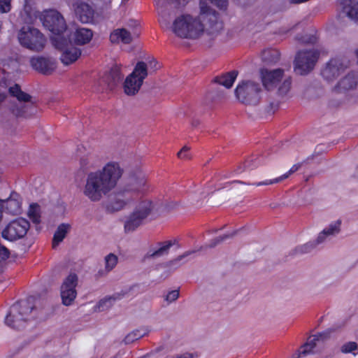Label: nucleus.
I'll use <instances>...</instances> for the list:
<instances>
[{
  "mask_svg": "<svg viewBox=\"0 0 358 358\" xmlns=\"http://www.w3.org/2000/svg\"><path fill=\"white\" fill-rule=\"evenodd\" d=\"M150 66L152 68H155V69H157V62L156 61H153V62H151L150 64Z\"/></svg>",
  "mask_w": 358,
  "mask_h": 358,
  "instance_id": "3c124183",
  "label": "nucleus"
},
{
  "mask_svg": "<svg viewBox=\"0 0 358 358\" xmlns=\"http://www.w3.org/2000/svg\"><path fill=\"white\" fill-rule=\"evenodd\" d=\"M148 76L147 65L143 62H138L133 72L127 77L124 83V90L127 95H134L140 90L143 80Z\"/></svg>",
  "mask_w": 358,
  "mask_h": 358,
  "instance_id": "1a4fd4ad",
  "label": "nucleus"
},
{
  "mask_svg": "<svg viewBox=\"0 0 358 358\" xmlns=\"http://www.w3.org/2000/svg\"><path fill=\"white\" fill-rule=\"evenodd\" d=\"M30 227L29 222L24 218H17L10 222L2 231V236L9 241L23 238Z\"/></svg>",
  "mask_w": 358,
  "mask_h": 358,
  "instance_id": "f8f14e48",
  "label": "nucleus"
},
{
  "mask_svg": "<svg viewBox=\"0 0 358 358\" xmlns=\"http://www.w3.org/2000/svg\"><path fill=\"white\" fill-rule=\"evenodd\" d=\"M319 57V52L315 50L300 51L294 60V71L300 75H306L310 72Z\"/></svg>",
  "mask_w": 358,
  "mask_h": 358,
  "instance_id": "9b49d317",
  "label": "nucleus"
},
{
  "mask_svg": "<svg viewBox=\"0 0 358 358\" xmlns=\"http://www.w3.org/2000/svg\"><path fill=\"white\" fill-rule=\"evenodd\" d=\"M231 183H240V184H247L250 185L249 183H245V182L241 181V180H234L231 182Z\"/></svg>",
  "mask_w": 358,
  "mask_h": 358,
  "instance_id": "5fc2aeb1",
  "label": "nucleus"
},
{
  "mask_svg": "<svg viewBox=\"0 0 358 358\" xmlns=\"http://www.w3.org/2000/svg\"><path fill=\"white\" fill-rule=\"evenodd\" d=\"M195 252V250H189V251H187L185 252H184L182 255H179L178 257H177L176 259L170 261L169 263H168V266H170V267H173V266H181L182 264L181 263V262L186 257H187L188 256L194 254Z\"/></svg>",
  "mask_w": 358,
  "mask_h": 358,
  "instance_id": "58836bf2",
  "label": "nucleus"
},
{
  "mask_svg": "<svg viewBox=\"0 0 358 358\" xmlns=\"http://www.w3.org/2000/svg\"><path fill=\"white\" fill-rule=\"evenodd\" d=\"M131 23H132V26L134 25V27H136L138 25V23L136 22V21H131Z\"/></svg>",
  "mask_w": 358,
  "mask_h": 358,
  "instance_id": "4d7b16f0",
  "label": "nucleus"
},
{
  "mask_svg": "<svg viewBox=\"0 0 358 358\" xmlns=\"http://www.w3.org/2000/svg\"><path fill=\"white\" fill-rule=\"evenodd\" d=\"M238 73L233 71L214 78V82L223 85L226 88H231L237 77Z\"/></svg>",
  "mask_w": 358,
  "mask_h": 358,
  "instance_id": "c85d7f7f",
  "label": "nucleus"
},
{
  "mask_svg": "<svg viewBox=\"0 0 358 358\" xmlns=\"http://www.w3.org/2000/svg\"><path fill=\"white\" fill-rule=\"evenodd\" d=\"M122 173V169L116 162H109L102 169L90 172L85 180L83 194L91 201H101L115 188Z\"/></svg>",
  "mask_w": 358,
  "mask_h": 358,
  "instance_id": "f257e3e1",
  "label": "nucleus"
},
{
  "mask_svg": "<svg viewBox=\"0 0 358 358\" xmlns=\"http://www.w3.org/2000/svg\"><path fill=\"white\" fill-rule=\"evenodd\" d=\"M313 349H310V348H305V344L301 347L299 350L297 355H294L295 358H299L301 356H305L312 352Z\"/></svg>",
  "mask_w": 358,
  "mask_h": 358,
  "instance_id": "49530a36",
  "label": "nucleus"
},
{
  "mask_svg": "<svg viewBox=\"0 0 358 358\" xmlns=\"http://www.w3.org/2000/svg\"><path fill=\"white\" fill-rule=\"evenodd\" d=\"M262 90L259 84L245 81L238 85L235 90L236 98L246 105H257L262 98Z\"/></svg>",
  "mask_w": 358,
  "mask_h": 358,
  "instance_id": "423d86ee",
  "label": "nucleus"
},
{
  "mask_svg": "<svg viewBox=\"0 0 358 358\" xmlns=\"http://www.w3.org/2000/svg\"><path fill=\"white\" fill-rule=\"evenodd\" d=\"M291 88V79L286 78L278 88V94L281 96L286 95Z\"/></svg>",
  "mask_w": 358,
  "mask_h": 358,
  "instance_id": "a19ab883",
  "label": "nucleus"
},
{
  "mask_svg": "<svg viewBox=\"0 0 358 358\" xmlns=\"http://www.w3.org/2000/svg\"><path fill=\"white\" fill-rule=\"evenodd\" d=\"M358 85V76L350 73L341 78L335 87V90L340 93H345L354 90Z\"/></svg>",
  "mask_w": 358,
  "mask_h": 358,
  "instance_id": "4be33fe9",
  "label": "nucleus"
},
{
  "mask_svg": "<svg viewBox=\"0 0 358 358\" xmlns=\"http://www.w3.org/2000/svg\"><path fill=\"white\" fill-rule=\"evenodd\" d=\"M245 166L246 168H250V165L249 164L248 162H246V164H245Z\"/></svg>",
  "mask_w": 358,
  "mask_h": 358,
  "instance_id": "13d9d810",
  "label": "nucleus"
},
{
  "mask_svg": "<svg viewBox=\"0 0 358 358\" xmlns=\"http://www.w3.org/2000/svg\"><path fill=\"white\" fill-rule=\"evenodd\" d=\"M342 11L350 20L358 22V0H342Z\"/></svg>",
  "mask_w": 358,
  "mask_h": 358,
  "instance_id": "a878e982",
  "label": "nucleus"
},
{
  "mask_svg": "<svg viewBox=\"0 0 358 358\" xmlns=\"http://www.w3.org/2000/svg\"><path fill=\"white\" fill-rule=\"evenodd\" d=\"M190 148L188 146H184L178 152V157L182 159H190V155L189 153Z\"/></svg>",
  "mask_w": 358,
  "mask_h": 358,
  "instance_id": "a18cd8bd",
  "label": "nucleus"
},
{
  "mask_svg": "<svg viewBox=\"0 0 358 358\" xmlns=\"http://www.w3.org/2000/svg\"><path fill=\"white\" fill-rule=\"evenodd\" d=\"M211 2L220 8L226 7L227 0H211Z\"/></svg>",
  "mask_w": 358,
  "mask_h": 358,
  "instance_id": "8fccbe9b",
  "label": "nucleus"
},
{
  "mask_svg": "<svg viewBox=\"0 0 358 358\" xmlns=\"http://www.w3.org/2000/svg\"><path fill=\"white\" fill-rule=\"evenodd\" d=\"M177 0H167V3L171 6L172 4L175 5V1H176Z\"/></svg>",
  "mask_w": 358,
  "mask_h": 358,
  "instance_id": "6e6d98bb",
  "label": "nucleus"
},
{
  "mask_svg": "<svg viewBox=\"0 0 358 358\" xmlns=\"http://www.w3.org/2000/svg\"><path fill=\"white\" fill-rule=\"evenodd\" d=\"M341 226L340 220L332 222L318 234L315 241L297 246L294 249L295 253L301 255L311 252L317 245L325 242L329 237L338 234L341 231Z\"/></svg>",
  "mask_w": 358,
  "mask_h": 358,
  "instance_id": "6e6552de",
  "label": "nucleus"
},
{
  "mask_svg": "<svg viewBox=\"0 0 358 358\" xmlns=\"http://www.w3.org/2000/svg\"><path fill=\"white\" fill-rule=\"evenodd\" d=\"M156 4L157 7L158 13L159 15V22L162 24H167L169 20L167 18L168 13L166 10L164 9L162 6L161 5L160 0L157 1Z\"/></svg>",
  "mask_w": 358,
  "mask_h": 358,
  "instance_id": "ea45409f",
  "label": "nucleus"
},
{
  "mask_svg": "<svg viewBox=\"0 0 358 358\" xmlns=\"http://www.w3.org/2000/svg\"><path fill=\"white\" fill-rule=\"evenodd\" d=\"M355 175L357 177H358V166L356 169Z\"/></svg>",
  "mask_w": 358,
  "mask_h": 358,
  "instance_id": "bf43d9fd",
  "label": "nucleus"
},
{
  "mask_svg": "<svg viewBox=\"0 0 358 358\" xmlns=\"http://www.w3.org/2000/svg\"><path fill=\"white\" fill-rule=\"evenodd\" d=\"M358 345L355 342H348L341 346V351L343 353H350L357 350Z\"/></svg>",
  "mask_w": 358,
  "mask_h": 358,
  "instance_id": "79ce46f5",
  "label": "nucleus"
},
{
  "mask_svg": "<svg viewBox=\"0 0 358 358\" xmlns=\"http://www.w3.org/2000/svg\"><path fill=\"white\" fill-rule=\"evenodd\" d=\"M348 66L346 59L336 57L327 63L322 70V76L327 81H331L342 73Z\"/></svg>",
  "mask_w": 358,
  "mask_h": 358,
  "instance_id": "dca6fc26",
  "label": "nucleus"
},
{
  "mask_svg": "<svg viewBox=\"0 0 358 358\" xmlns=\"http://www.w3.org/2000/svg\"><path fill=\"white\" fill-rule=\"evenodd\" d=\"M201 12L199 17H194L190 15H182L176 17L171 26L172 31L182 38L195 39L199 38L203 32L205 25L202 22L207 18L212 25L217 26V17L214 13H208L203 7L201 8Z\"/></svg>",
  "mask_w": 358,
  "mask_h": 358,
  "instance_id": "f03ea898",
  "label": "nucleus"
},
{
  "mask_svg": "<svg viewBox=\"0 0 358 358\" xmlns=\"http://www.w3.org/2000/svg\"><path fill=\"white\" fill-rule=\"evenodd\" d=\"M283 76V71L280 69L268 71L267 69L261 70V78L262 84L267 90L274 89Z\"/></svg>",
  "mask_w": 358,
  "mask_h": 358,
  "instance_id": "6ab92c4d",
  "label": "nucleus"
},
{
  "mask_svg": "<svg viewBox=\"0 0 358 358\" xmlns=\"http://www.w3.org/2000/svg\"><path fill=\"white\" fill-rule=\"evenodd\" d=\"M237 234V231H234L231 234H224L221 236H218L212 239L208 245L205 246V248H215L217 245L220 244L222 242L224 241L227 238H233Z\"/></svg>",
  "mask_w": 358,
  "mask_h": 358,
  "instance_id": "4c0bfd02",
  "label": "nucleus"
},
{
  "mask_svg": "<svg viewBox=\"0 0 358 358\" xmlns=\"http://www.w3.org/2000/svg\"><path fill=\"white\" fill-rule=\"evenodd\" d=\"M159 248L154 251H150L148 253V257L150 258H158L167 255L170 248L173 245L171 241L160 243Z\"/></svg>",
  "mask_w": 358,
  "mask_h": 358,
  "instance_id": "473e14b6",
  "label": "nucleus"
},
{
  "mask_svg": "<svg viewBox=\"0 0 358 358\" xmlns=\"http://www.w3.org/2000/svg\"><path fill=\"white\" fill-rule=\"evenodd\" d=\"M71 225L69 224L62 223L59 224L52 238V248H56L57 246L63 241L67 234L69 232Z\"/></svg>",
  "mask_w": 358,
  "mask_h": 358,
  "instance_id": "cd10ccee",
  "label": "nucleus"
},
{
  "mask_svg": "<svg viewBox=\"0 0 358 358\" xmlns=\"http://www.w3.org/2000/svg\"><path fill=\"white\" fill-rule=\"evenodd\" d=\"M134 199L130 192L122 187L110 196L107 208L111 211H118L129 205Z\"/></svg>",
  "mask_w": 358,
  "mask_h": 358,
  "instance_id": "2eb2a0df",
  "label": "nucleus"
},
{
  "mask_svg": "<svg viewBox=\"0 0 358 358\" xmlns=\"http://www.w3.org/2000/svg\"><path fill=\"white\" fill-rule=\"evenodd\" d=\"M105 268L104 269L99 270L98 275L99 276H105L110 272L117 265L118 257L113 253H110L104 258Z\"/></svg>",
  "mask_w": 358,
  "mask_h": 358,
  "instance_id": "c756f323",
  "label": "nucleus"
},
{
  "mask_svg": "<svg viewBox=\"0 0 358 358\" xmlns=\"http://www.w3.org/2000/svg\"><path fill=\"white\" fill-rule=\"evenodd\" d=\"M93 36L92 31L87 28H78L73 35L74 42L78 45L88 43Z\"/></svg>",
  "mask_w": 358,
  "mask_h": 358,
  "instance_id": "bb28decb",
  "label": "nucleus"
},
{
  "mask_svg": "<svg viewBox=\"0 0 358 358\" xmlns=\"http://www.w3.org/2000/svg\"><path fill=\"white\" fill-rule=\"evenodd\" d=\"M148 330L146 329H136L128 334L124 339V342L125 344H129L134 341L145 336L148 334Z\"/></svg>",
  "mask_w": 358,
  "mask_h": 358,
  "instance_id": "f704fd0d",
  "label": "nucleus"
},
{
  "mask_svg": "<svg viewBox=\"0 0 358 358\" xmlns=\"http://www.w3.org/2000/svg\"><path fill=\"white\" fill-rule=\"evenodd\" d=\"M262 58L267 64L276 63L280 59V52L275 49L265 50L262 53Z\"/></svg>",
  "mask_w": 358,
  "mask_h": 358,
  "instance_id": "72a5a7b5",
  "label": "nucleus"
},
{
  "mask_svg": "<svg viewBox=\"0 0 358 358\" xmlns=\"http://www.w3.org/2000/svg\"><path fill=\"white\" fill-rule=\"evenodd\" d=\"M139 36V33L134 28L132 31H129L124 28L117 29L110 35V40L112 43L122 42L125 44H129L134 38Z\"/></svg>",
  "mask_w": 358,
  "mask_h": 358,
  "instance_id": "412c9836",
  "label": "nucleus"
},
{
  "mask_svg": "<svg viewBox=\"0 0 358 358\" xmlns=\"http://www.w3.org/2000/svg\"><path fill=\"white\" fill-rule=\"evenodd\" d=\"M16 62L10 59L0 61V85H7L9 76L14 70Z\"/></svg>",
  "mask_w": 358,
  "mask_h": 358,
  "instance_id": "b1692460",
  "label": "nucleus"
},
{
  "mask_svg": "<svg viewBox=\"0 0 358 358\" xmlns=\"http://www.w3.org/2000/svg\"><path fill=\"white\" fill-rule=\"evenodd\" d=\"M52 41L56 48L62 50L60 59L64 65L75 62L80 56V50L73 45L66 46V41L63 37L54 36Z\"/></svg>",
  "mask_w": 358,
  "mask_h": 358,
  "instance_id": "ddd939ff",
  "label": "nucleus"
},
{
  "mask_svg": "<svg viewBox=\"0 0 358 358\" xmlns=\"http://www.w3.org/2000/svg\"><path fill=\"white\" fill-rule=\"evenodd\" d=\"M301 166V164H294L292 166V168L289 169V171L288 172H287L286 173L283 174L282 176H281L278 178H276L273 180H266L263 182L254 183L253 185H256V186H262V185H273L275 183L280 182L282 181L283 180L287 179L291 174L297 171L300 169Z\"/></svg>",
  "mask_w": 358,
  "mask_h": 358,
  "instance_id": "7c9ffc66",
  "label": "nucleus"
},
{
  "mask_svg": "<svg viewBox=\"0 0 358 358\" xmlns=\"http://www.w3.org/2000/svg\"><path fill=\"white\" fill-rule=\"evenodd\" d=\"M122 78L123 75L121 73L120 67L115 65L112 67L108 74L106 75L101 79V82L104 83L107 85V87L111 90L118 84Z\"/></svg>",
  "mask_w": 358,
  "mask_h": 358,
  "instance_id": "393cba45",
  "label": "nucleus"
},
{
  "mask_svg": "<svg viewBox=\"0 0 358 358\" xmlns=\"http://www.w3.org/2000/svg\"><path fill=\"white\" fill-rule=\"evenodd\" d=\"M40 19L43 26L55 34V36H61L60 35L66 29L64 18L57 10H50L45 11L41 15Z\"/></svg>",
  "mask_w": 358,
  "mask_h": 358,
  "instance_id": "9d476101",
  "label": "nucleus"
},
{
  "mask_svg": "<svg viewBox=\"0 0 358 358\" xmlns=\"http://www.w3.org/2000/svg\"><path fill=\"white\" fill-rule=\"evenodd\" d=\"M2 208H3L2 201L0 200V220H1V217H2Z\"/></svg>",
  "mask_w": 358,
  "mask_h": 358,
  "instance_id": "864d4df0",
  "label": "nucleus"
},
{
  "mask_svg": "<svg viewBox=\"0 0 358 358\" xmlns=\"http://www.w3.org/2000/svg\"><path fill=\"white\" fill-rule=\"evenodd\" d=\"M223 229V227L221 229H213L209 230L208 232L210 234H214V233H217L220 229Z\"/></svg>",
  "mask_w": 358,
  "mask_h": 358,
  "instance_id": "603ef678",
  "label": "nucleus"
},
{
  "mask_svg": "<svg viewBox=\"0 0 358 358\" xmlns=\"http://www.w3.org/2000/svg\"><path fill=\"white\" fill-rule=\"evenodd\" d=\"M8 257H9L8 250L6 247L0 245V262L7 259L8 258Z\"/></svg>",
  "mask_w": 358,
  "mask_h": 358,
  "instance_id": "de8ad7c7",
  "label": "nucleus"
},
{
  "mask_svg": "<svg viewBox=\"0 0 358 358\" xmlns=\"http://www.w3.org/2000/svg\"><path fill=\"white\" fill-rule=\"evenodd\" d=\"M78 281V275L75 273H70L64 279L61 286V297L64 305L70 306L75 300L77 296L76 287Z\"/></svg>",
  "mask_w": 358,
  "mask_h": 358,
  "instance_id": "4468645a",
  "label": "nucleus"
},
{
  "mask_svg": "<svg viewBox=\"0 0 358 358\" xmlns=\"http://www.w3.org/2000/svg\"><path fill=\"white\" fill-rule=\"evenodd\" d=\"M33 308L34 306L29 300H22L14 303L6 317V324L16 329L25 327Z\"/></svg>",
  "mask_w": 358,
  "mask_h": 358,
  "instance_id": "7ed1b4c3",
  "label": "nucleus"
},
{
  "mask_svg": "<svg viewBox=\"0 0 358 358\" xmlns=\"http://www.w3.org/2000/svg\"><path fill=\"white\" fill-rule=\"evenodd\" d=\"M9 93L16 97L17 102L10 107L11 113L16 117H29L36 113L37 109L32 97L22 92L18 85L9 87Z\"/></svg>",
  "mask_w": 358,
  "mask_h": 358,
  "instance_id": "20e7f679",
  "label": "nucleus"
},
{
  "mask_svg": "<svg viewBox=\"0 0 358 358\" xmlns=\"http://www.w3.org/2000/svg\"><path fill=\"white\" fill-rule=\"evenodd\" d=\"M20 196L16 193H11L9 198L2 201L3 208L5 212L13 215H19L21 213Z\"/></svg>",
  "mask_w": 358,
  "mask_h": 358,
  "instance_id": "5701e85b",
  "label": "nucleus"
},
{
  "mask_svg": "<svg viewBox=\"0 0 358 358\" xmlns=\"http://www.w3.org/2000/svg\"><path fill=\"white\" fill-rule=\"evenodd\" d=\"M28 215L34 223H39L41 222L39 206L37 204L30 205Z\"/></svg>",
  "mask_w": 358,
  "mask_h": 358,
  "instance_id": "e433bc0d",
  "label": "nucleus"
},
{
  "mask_svg": "<svg viewBox=\"0 0 358 358\" xmlns=\"http://www.w3.org/2000/svg\"><path fill=\"white\" fill-rule=\"evenodd\" d=\"M120 299V294L106 296L99 301V303L94 307V310L98 312L105 311L111 308L116 300Z\"/></svg>",
  "mask_w": 358,
  "mask_h": 358,
  "instance_id": "2f4dec72",
  "label": "nucleus"
},
{
  "mask_svg": "<svg viewBox=\"0 0 358 358\" xmlns=\"http://www.w3.org/2000/svg\"><path fill=\"white\" fill-rule=\"evenodd\" d=\"M73 9L76 17L82 23H90L92 22L94 11L87 3L77 1L73 4Z\"/></svg>",
  "mask_w": 358,
  "mask_h": 358,
  "instance_id": "aec40b11",
  "label": "nucleus"
},
{
  "mask_svg": "<svg viewBox=\"0 0 358 358\" xmlns=\"http://www.w3.org/2000/svg\"><path fill=\"white\" fill-rule=\"evenodd\" d=\"M331 333V330L320 333L317 335H315L313 338H309L308 342L305 343V348H310V349H314L316 346V341L320 340L324 341L330 337Z\"/></svg>",
  "mask_w": 358,
  "mask_h": 358,
  "instance_id": "c9c22d12",
  "label": "nucleus"
},
{
  "mask_svg": "<svg viewBox=\"0 0 358 358\" xmlns=\"http://www.w3.org/2000/svg\"><path fill=\"white\" fill-rule=\"evenodd\" d=\"M155 209V205L149 199L139 201L124 222L126 232H132L143 224Z\"/></svg>",
  "mask_w": 358,
  "mask_h": 358,
  "instance_id": "39448f33",
  "label": "nucleus"
},
{
  "mask_svg": "<svg viewBox=\"0 0 358 358\" xmlns=\"http://www.w3.org/2000/svg\"><path fill=\"white\" fill-rule=\"evenodd\" d=\"M198 356L196 354L190 353V352H185L182 354H177L167 358H196Z\"/></svg>",
  "mask_w": 358,
  "mask_h": 358,
  "instance_id": "09e8293b",
  "label": "nucleus"
},
{
  "mask_svg": "<svg viewBox=\"0 0 358 358\" xmlns=\"http://www.w3.org/2000/svg\"><path fill=\"white\" fill-rule=\"evenodd\" d=\"M31 66L37 71L44 74L50 75L56 69L55 59L44 57H34L31 58Z\"/></svg>",
  "mask_w": 358,
  "mask_h": 358,
  "instance_id": "a211bd4d",
  "label": "nucleus"
},
{
  "mask_svg": "<svg viewBox=\"0 0 358 358\" xmlns=\"http://www.w3.org/2000/svg\"><path fill=\"white\" fill-rule=\"evenodd\" d=\"M149 187L146 176L142 172L130 176L127 185L124 187V189L130 192L134 199L138 194H143L148 190Z\"/></svg>",
  "mask_w": 358,
  "mask_h": 358,
  "instance_id": "f3484780",
  "label": "nucleus"
},
{
  "mask_svg": "<svg viewBox=\"0 0 358 358\" xmlns=\"http://www.w3.org/2000/svg\"><path fill=\"white\" fill-rule=\"evenodd\" d=\"M11 0H0V13H8L10 10Z\"/></svg>",
  "mask_w": 358,
  "mask_h": 358,
  "instance_id": "c03bdc74",
  "label": "nucleus"
},
{
  "mask_svg": "<svg viewBox=\"0 0 358 358\" xmlns=\"http://www.w3.org/2000/svg\"><path fill=\"white\" fill-rule=\"evenodd\" d=\"M18 40L22 46L36 52L41 51L45 43L43 35L37 29L29 26L23 27L20 30Z\"/></svg>",
  "mask_w": 358,
  "mask_h": 358,
  "instance_id": "0eeeda50",
  "label": "nucleus"
},
{
  "mask_svg": "<svg viewBox=\"0 0 358 358\" xmlns=\"http://www.w3.org/2000/svg\"><path fill=\"white\" fill-rule=\"evenodd\" d=\"M179 295L180 293L178 290H172L166 294L165 297V301L167 302L168 304H169L177 300L178 298L179 297Z\"/></svg>",
  "mask_w": 358,
  "mask_h": 358,
  "instance_id": "37998d69",
  "label": "nucleus"
}]
</instances>
